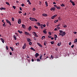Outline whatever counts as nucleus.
Returning a JSON list of instances; mask_svg holds the SVG:
<instances>
[{"instance_id": "18", "label": "nucleus", "mask_w": 77, "mask_h": 77, "mask_svg": "<svg viewBox=\"0 0 77 77\" xmlns=\"http://www.w3.org/2000/svg\"><path fill=\"white\" fill-rule=\"evenodd\" d=\"M33 21H37V20L35 19V18H33V20H32Z\"/></svg>"}, {"instance_id": "52", "label": "nucleus", "mask_w": 77, "mask_h": 77, "mask_svg": "<svg viewBox=\"0 0 77 77\" xmlns=\"http://www.w3.org/2000/svg\"><path fill=\"white\" fill-rule=\"evenodd\" d=\"M23 15L26 16L27 15V13H25V14H23Z\"/></svg>"}, {"instance_id": "11", "label": "nucleus", "mask_w": 77, "mask_h": 77, "mask_svg": "<svg viewBox=\"0 0 77 77\" xmlns=\"http://www.w3.org/2000/svg\"><path fill=\"white\" fill-rule=\"evenodd\" d=\"M37 45L39 46V47H42V46L40 44V43H37Z\"/></svg>"}, {"instance_id": "60", "label": "nucleus", "mask_w": 77, "mask_h": 77, "mask_svg": "<svg viewBox=\"0 0 77 77\" xmlns=\"http://www.w3.org/2000/svg\"><path fill=\"white\" fill-rule=\"evenodd\" d=\"M20 10L22 11V8H21V7H20Z\"/></svg>"}, {"instance_id": "22", "label": "nucleus", "mask_w": 77, "mask_h": 77, "mask_svg": "<svg viewBox=\"0 0 77 77\" xmlns=\"http://www.w3.org/2000/svg\"><path fill=\"white\" fill-rule=\"evenodd\" d=\"M15 40H17V37H16V36L14 35L13 36Z\"/></svg>"}, {"instance_id": "43", "label": "nucleus", "mask_w": 77, "mask_h": 77, "mask_svg": "<svg viewBox=\"0 0 77 77\" xmlns=\"http://www.w3.org/2000/svg\"><path fill=\"white\" fill-rule=\"evenodd\" d=\"M57 9H60V7H57Z\"/></svg>"}, {"instance_id": "12", "label": "nucleus", "mask_w": 77, "mask_h": 77, "mask_svg": "<svg viewBox=\"0 0 77 77\" xmlns=\"http://www.w3.org/2000/svg\"><path fill=\"white\" fill-rule=\"evenodd\" d=\"M35 57H38L39 56V54L38 53H36V54H35Z\"/></svg>"}, {"instance_id": "63", "label": "nucleus", "mask_w": 77, "mask_h": 77, "mask_svg": "<svg viewBox=\"0 0 77 77\" xmlns=\"http://www.w3.org/2000/svg\"><path fill=\"white\" fill-rule=\"evenodd\" d=\"M27 2H28V3H29V2H30V0H27Z\"/></svg>"}, {"instance_id": "51", "label": "nucleus", "mask_w": 77, "mask_h": 77, "mask_svg": "<svg viewBox=\"0 0 77 77\" xmlns=\"http://www.w3.org/2000/svg\"><path fill=\"white\" fill-rule=\"evenodd\" d=\"M39 4L40 5H41V4H42V2L40 1Z\"/></svg>"}, {"instance_id": "35", "label": "nucleus", "mask_w": 77, "mask_h": 77, "mask_svg": "<svg viewBox=\"0 0 77 77\" xmlns=\"http://www.w3.org/2000/svg\"><path fill=\"white\" fill-rule=\"evenodd\" d=\"M34 27L35 29H38V26H34Z\"/></svg>"}, {"instance_id": "19", "label": "nucleus", "mask_w": 77, "mask_h": 77, "mask_svg": "<svg viewBox=\"0 0 77 77\" xmlns=\"http://www.w3.org/2000/svg\"><path fill=\"white\" fill-rule=\"evenodd\" d=\"M43 32L44 34H47V31H45V30H44L43 31Z\"/></svg>"}, {"instance_id": "13", "label": "nucleus", "mask_w": 77, "mask_h": 77, "mask_svg": "<svg viewBox=\"0 0 77 77\" xmlns=\"http://www.w3.org/2000/svg\"><path fill=\"white\" fill-rule=\"evenodd\" d=\"M42 16L44 17H47V16H48V15L45 14H42Z\"/></svg>"}, {"instance_id": "61", "label": "nucleus", "mask_w": 77, "mask_h": 77, "mask_svg": "<svg viewBox=\"0 0 77 77\" xmlns=\"http://www.w3.org/2000/svg\"><path fill=\"white\" fill-rule=\"evenodd\" d=\"M74 47V45H73L71 46V48H73Z\"/></svg>"}, {"instance_id": "27", "label": "nucleus", "mask_w": 77, "mask_h": 77, "mask_svg": "<svg viewBox=\"0 0 77 77\" xmlns=\"http://www.w3.org/2000/svg\"><path fill=\"white\" fill-rule=\"evenodd\" d=\"M10 48L11 49L12 51H14V48H12L11 47H10Z\"/></svg>"}, {"instance_id": "54", "label": "nucleus", "mask_w": 77, "mask_h": 77, "mask_svg": "<svg viewBox=\"0 0 77 77\" xmlns=\"http://www.w3.org/2000/svg\"><path fill=\"white\" fill-rule=\"evenodd\" d=\"M54 7H55V8H57L58 7L57 6H56V5H54Z\"/></svg>"}, {"instance_id": "7", "label": "nucleus", "mask_w": 77, "mask_h": 77, "mask_svg": "<svg viewBox=\"0 0 77 77\" xmlns=\"http://www.w3.org/2000/svg\"><path fill=\"white\" fill-rule=\"evenodd\" d=\"M24 33L25 35H30V33L28 32H24Z\"/></svg>"}, {"instance_id": "37", "label": "nucleus", "mask_w": 77, "mask_h": 77, "mask_svg": "<svg viewBox=\"0 0 77 77\" xmlns=\"http://www.w3.org/2000/svg\"><path fill=\"white\" fill-rule=\"evenodd\" d=\"M50 43H51V44H54V41L51 42Z\"/></svg>"}, {"instance_id": "24", "label": "nucleus", "mask_w": 77, "mask_h": 77, "mask_svg": "<svg viewBox=\"0 0 77 77\" xmlns=\"http://www.w3.org/2000/svg\"><path fill=\"white\" fill-rule=\"evenodd\" d=\"M60 6L62 7H65V5L63 4H62V5H61Z\"/></svg>"}, {"instance_id": "46", "label": "nucleus", "mask_w": 77, "mask_h": 77, "mask_svg": "<svg viewBox=\"0 0 77 77\" xmlns=\"http://www.w3.org/2000/svg\"><path fill=\"white\" fill-rule=\"evenodd\" d=\"M55 57V58H56V59H57V58H58V56H54Z\"/></svg>"}, {"instance_id": "32", "label": "nucleus", "mask_w": 77, "mask_h": 77, "mask_svg": "<svg viewBox=\"0 0 77 77\" xmlns=\"http://www.w3.org/2000/svg\"><path fill=\"white\" fill-rule=\"evenodd\" d=\"M47 43L46 42H44V45L45 46H46V45H47Z\"/></svg>"}, {"instance_id": "45", "label": "nucleus", "mask_w": 77, "mask_h": 77, "mask_svg": "<svg viewBox=\"0 0 77 77\" xmlns=\"http://www.w3.org/2000/svg\"><path fill=\"white\" fill-rule=\"evenodd\" d=\"M29 19L30 20H31V21H33V18L32 17H30L29 18Z\"/></svg>"}, {"instance_id": "20", "label": "nucleus", "mask_w": 77, "mask_h": 77, "mask_svg": "<svg viewBox=\"0 0 77 77\" xmlns=\"http://www.w3.org/2000/svg\"><path fill=\"white\" fill-rule=\"evenodd\" d=\"M45 5L46 6V7H48V3H47V2L46 1L45 2Z\"/></svg>"}, {"instance_id": "4", "label": "nucleus", "mask_w": 77, "mask_h": 77, "mask_svg": "<svg viewBox=\"0 0 77 77\" xmlns=\"http://www.w3.org/2000/svg\"><path fill=\"white\" fill-rule=\"evenodd\" d=\"M18 23L19 24H21V19H18Z\"/></svg>"}, {"instance_id": "59", "label": "nucleus", "mask_w": 77, "mask_h": 77, "mask_svg": "<svg viewBox=\"0 0 77 77\" xmlns=\"http://www.w3.org/2000/svg\"><path fill=\"white\" fill-rule=\"evenodd\" d=\"M6 49L8 50V46H6Z\"/></svg>"}, {"instance_id": "17", "label": "nucleus", "mask_w": 77, "mask_h": 77, "mask_svg": "<svg viewBox=\"0 0 77 77\" xmlns=\"http://www.w3.org/2000/svg\"><path fill=\"white\" fill-rule=\"evenodd\" d=\"M22 27L24 29H25L26 28V26L24 24L22 25Z\"/></svg>"}, {"instance_id": "9", "label": "nucleus", "mask_w": 77, "mask_h": 77, "mask_svg": "<svg viewBox=\"0 0 77 77\" xmlns=\"http://www.w3.org/2000/svg\"><path fill=\"white\" fill-rule=\"evenodd\" d=\"M55 9H56V8L54 7V8H51L50 10L51 11H55Z\"/></svg>"}, {"instance_id": "44", "label": "nucleus", "mask_w": 77, "mask_h": 77, "mask_svg": "<svg viewBox=\"0 0 77 77\" xmlns=\"http://www.w3.org/2000/svg\"><path fill=\"white\" fill-rule=\"evenodd\" d=\"M48 34L50 35H51V32H48Z\"/></svg>"}, {"instance_id": "42", "label": "nucleus", "mask_w": 77, "mask_h": 77, "mask_svg": "<svg viewBox=\"0 0 77 77\" xmlns=\"http://www.w3.org/2000/svg\"><path fill=\"white\" fill-rule=\"evenodd\" d=\"M54 36L55 38H57V36L56 34L54 35Z\"/></svg>"}, {"instance_id": "62", "label": "nucleus", "mask_w": 77, "mask_h": 77, "mask_svg": "<svg viewBox=\"0 0 77 77\" xmlns=\"http://www.w3.org/2000/svg\"><path fill=\"white\" fill-rule=\"evenodd\" d=\"M19 14H21V13H22V12L21 11H19Z\"/></svg>"}, {"instance_id": "58", "label": "nucleus", "mask_w": 77, "mask_h": 77, "mask_svg": "<svg viewBox=\"0 0 77 77\" xmlns=\"http://www.w3.org/2000/svg\"><path fill=\"white\" fill-rule=\"evenodd\" d=\"M54 30L55 31H56V30H57V28H55L54 29Z\"/></svg>"}, {"instance_id": "38", "label": "nucleus", "mask_w": 77, "mask_h": 77, "mask_svg": "<svg viewBox=\"0 0 77 77\" xmlns=\"http://www.w3.org/2000/svg\"><path fill=\"white\" fill-rule=\"evenodd\" d=\"M13 8H14V9H16V7L15 6H13Z\"/></svg>"}, {"instance_id": "21", "label": "nucleus", "mask_w": 77, "mask_h": 77, "mask_svg": "<svg viewBox=\"0 0 77 77\" xmlns=\"http://www.w3.org/2000/svg\"><path fill=\"white\" fill-rule=\"evenodd\" d=\"M30 49L32 50H33L34 51H35V49H34V48H33L32 47Z\"/></svg>"}, {"instance_id": "26", "label": "nucleus", "mask_w": 77, "mask_h": 77, "mask_svg": "<svg viewBox=\"0 0 77 77\" xmlns=\"http://www.w3.org/2000/svg\"><path fill=\"white\" fill-rule=\"evenodd\" d=\"M58 21H59V20H57L54 21V23H57V22H58Z\"/></svg>"}, {"instance_id": "50", "label": "nucleus", "mask_w": 77, "mask_h": 77, "mask_svg": "<svg viewBox=\"0 0 77 77\" xmlns=\"http://www.w3.org/2000/svg\"><path fill=\"white\" fill-rule=\"evenodd\" d=\"M21 6H23H23H24V4H22L21 5Z\"/></svg>"}, {"instance_id": "29", "label": "nucleus", "mask_w": 77, "mask_h": 77, "mask_svg": "<svg viewBox=\"0 0 77 77\" xmlns=\"http://www.w3.org/2000/svg\"><path fill=\"white\" fill-rule=\"evenodd\" d=\"M63 27H64V28H66V27H67V26H66V25H64Z\"/></svg>"}, {"instance_id": "16", "label": "nucleus", "mask_w": 77, "mask_h": 77, "mask_svg": "<svg viewBox=\"0 0 77 77\" xmlns=\"http://www.w3.org/2000/svg\"><path fill=\"white\" fill-rule=\"evenodd\" d=\"M1 40H2V41L3 42V43H4V42H5V40H4V39H3V38H1Z\"/></svg>"}, {"instance_id": "6", "label": "nucleus", "mask_w": 77, "mask_h": 77, "mask_svg": "<svg viewBox=\"0 0 77 77\" xmlns=\"http://www.w3.org/2000/svg\"><path fill=\"white\" fill-rule=\"evenodd\" d=\"M70 2L72 4V5H73V6H75V3L74 2H73V1H71V0H70Z\"/></svg>"}, {"instance_id": "34", "label": "nucleus", "mask_w": 77, "mask_h": 77, "mask_svg": "<svg viewBox=\"0 0 77 77\" xmlns=\"http://www.w3.org/2000/svg\"><path fill=\"white\" fill-rule=\"evenodd\" d=\"M59 32L60 33H63V31H62V30H60Z\"/></svg>"}, {"instance_id": "8", "label": "nucleus", "mask_w": 77, "mask_h": 77, "mask_svg": "<svg viewBox=\"0 0 77 77\" xmlns=\"http://www.w3.org/2000/svg\"><path fill=\"white\" fill-rule=\"evenodd\" d=\"M66 35V32H64L63 33H62V36H64Z\"/></svg>"}, {"instance_id": "33", "label": "nucleus", "mask_w": 77, "mask_h": 77, "mask_svg": "<svg viewBox=\"0 0 77 77\" xmlns=\"http://www.w3.org/2000/svg\"><path fill=\"white\" fill-rule=\"evenodd\" d=\"M61 44V43H58L57 44V45L58 46H60Z\"/></svg>"}, {"instance_id": "55", "label": "nucleus", "mask_w": 77, "mask_h": 77, "mask_svg": "<svg viewBox=\"0 0 77 77\" xmlns=\"http://www.w3.org/2000/svg\"><path fill=\"white\" fill-rule=\"evenodd\" d=\"M49 57H49L48 56H47V57H46L45 58V59H47V58H49Z\"/></svg>"}, {"instance_id": "30", "label": "nucleus", "mask_w": 77, "mask_h": 77, "mask_svg": "<svg viewBox=\"0 0 77 77\" xmlns=\"http://www.w3.org/2000/svg\"><path fill=\"white\" fill-rule=\"evenodd\" d=\"M42 55H41L40 56V59H42Z\"/></svg>"}, {"instance_id": "1", "label": "nucleus", "mask_w": 77, "mask_h": 77, "mask_svg": "<svg viewBox=\"0 0 77 77\" xmlns=\"http://www.w3.org/2000/svg\"><path fill=\"white\" fill-rule=\"evenodd\" d=\"M32 33L33 34V35L34 34V36H35V37H36V38H38V36L36 34V32H32Z\"/></svg>"}, {"instance_id": "25", "label": "nucleus", "mask_w": 77, "mask_h": 77, "mask_svg": "<svg viewBox=\"0 0 77 77\" xmlns=\"http://www.w3.org/2000/svg\"><path fill=\"white\" fill-rule=\"evenodd\" d=\"M41 27V29H44V27H43V26H42V24H41L40 25Z\"/></svg>"}, {"instance_id": "31", "label": "nucleus", "mask_w": 77, "mask_h": 77, "mask_svg": "<svg viewBox=\"0 0 77 77\" xmlns=\"http://www.w3.org/2000/svg\"><path fill=\"white\" fill-rule=\"evenodd\" d=\"M37 24L38 25V26H41V24L40 23H39V22L38 23H37Z\"/></svg>"}, {"instance_id": "56", "label": "nucleus", "mask_w": 77, "mask_h": 77, "mask_svg": "<svg viewBox=\"0 0 77 77\" xmlns=\"http://www.w3.org/2000/svg\"><path fill=\"white\" fill-rule=\"evenodd\" d=\"M29 45H32V42H29Z\"/></svg>"}, {"instance_id": "36", "label": "nucleus", "mask_w": 77, "mask_h": 77, "mask_svg": "<svg viewBox=\"0 0 77 77\" xmlns=\"http://www.w3.org/2000/svg\"><path fill=\"white\" fill-rule=\"evenodd\" d=\"M19 44L20 43H16V45L17 46H18V45H19Z\"/></svg>"}, {"instance_id": "48", "label": "nucleus", "mask_w": 77, "mask_h": 77, "mask_svg": "<svg viewBox=\"0 0 77 77\" xmlns=\"http://www.w3.org/2000/svg\"><path fill=\"white\" fill-rule=\"evenodd\" d=\"M42 26H43V27H45V26H46L45 24H44L42 25Z\"/></svg>"}, {"instance_id": "57", "label": "nucleus", "mask_w": 77, "mask_h": 77, "mask_svg": "<svg viewBox=\"0 0 77 77\" xmlns=\"http://www.w3.org/2000/svg\"><path fill=\"white\" fill-rule=\"evenodd\" d=\"M48 37L49 38H51V36L50 35H48Z\"/></svg>"}, {"instance_id": "40", "label": "nucleus", "mask_w": 77, "mask_h": 77, "mask_svg": "<svg viewBox=\"0 0 77 77\" xmlns=\"http://www.w3.org/2000/svg\"><path fill=\"white\" fill-rule=\"evenodd\" d=\"M6 3L7 5H9V2H6Z\"/></svg>"}, {"instance_id": "39", "label": "nucleus", "mask_w": 77, "mask_h": 77, "mask_svg": "<svg viewBox=\"0 0 77 77\" xmlns=\"http://www.w3.org/2000/svg\"><path fill=\"white\" fill-rule=\"evenodd\" d=\"M58 20H59L60 21V20H61V18H60V17H58Z\"/></svg>"}, {"instance_id": "10", "label": "nucleus", "mask_w": 77, "mask_h": 77, "mask_svg": "<svg viewBox=\"0 0 77 77\" xmlns=\"http://www.w3.org/2000/svg\"><path fill=\"white\" fill-rule=\"evenodd\" d=\"M31 29H32V27L30 26L28 29V30H29V31H30Z\"/></svg>"}, {"instance_id": "47", "label": "nucleus", "mask_w": 77, "mask_h": 77, "mask_svg": "<svg viewBox=\"0 0 77 77\" xmlns=\"http://www.w3.org/2000/svg\"><path fill=\"white\" fill-rule=\"evenodd\" d=\"M37 60L38 61V62H39V61H41L40 60H39V59H37Z\"/></svg>"}, {"instance_id": "28", "label": "nucleus", "mask_w": 77, "mask_h": 77, "mask_svg": "<svg viewBox=\"0 0 77 77\" xmlns=\"http://www.w3.org/2000/svg\"><path fill=\"white\" fill-rule=\"evenodd\" d=\"M45 38V37L44 36H43L42 37V39H44V38Z\"/></svg>"}, {"instance_id": "64", "label": "nucleus", "mask_w": 77, "mask_h": 77, "mask_svg": "<svg viewBox=\"0 0 77 77\" xmlns=\"http://www.w3.org/2000/svg\"><path fill=\"white\" fill-rule=\"evenodd\" d=\"M57 29L59 30L60 29V27H57Z\"/></svg>"}, {"instance_id": "53", "label": "nucleus", "mask_w": 77, "mask_h": 77, "mask_svg": "<svg viewBox=\"0 0 77 77\" xmlns=\"http://www.w3.org/2000/svg\"><path fill=\"white\" fill-rule=\"evenodd\" d=\"M75 42H77V38H76L75 39Z\"/></svg>"}, {"instance_id": "23", "label": "nucleus", "mask_w": 77, "mask_h": 77, "mask_svg": "<svg viewBox=\"0 0 77 77\" xmlns=\"http://www.w3.org/2000/svg\"><path fill=\"white\" fill-rule=\"evenodd\" d=\"M18 32L19 33H20V34L23 33V32L21 31H20L19 30H18Z\"/></svg>"}, {"instance_id": "5", "label": "nucleus", "mask_w": 77, "mask_h": 77, "mask_svg": "<svg viewBox=\"0 0 77 77\" xmlns=\"http://www.w3.org/2000/svg\"><path fill=\"white\" fill-rule=\"evenodd\" d=\"M26 43H25L23 47V49H25V48H26Z\"/></svg>"}, {"instance_id": "41", "label": "nucleus", "mask_w": 77, "mask_h": 77, "mask_svg": "<svg viewBox=\"0 0 77 77\" xmlns=\"http://www.w3.org/2000/svg\"><path fill=\"white\" fill-rule=\"evenodd\" d=\"M11 20L12 21H14V18L13 17H12L11 18Z\"/></svg>"}, {"instance_id": "3", "label": "nucleus", "mask_w": 77, "mask_h": 77, "mask_svg": "<svg viewBox=\"0 0 77 77\" xmlns=\"http://www.w3.org/2000/svg\"><path fill=\"white\" fill-rule=\"evenodd\" d=\"M57 14H55V15H54V16H52L51 17V18L52 20H54V18L56 17H57Z\"/></svg>"}, {"instance_id": "14", "label": "nucleus", "mask_w": 77, "mask_h": 77, "mask_svg": "<svg viewBox=\"0 0 77 77\" xmlns=\"http://www.w3.org/2000/svg\"><path fill=\"white\" fill-rule=\"evenodd\" d=\"M27 41L28 42H31V41H32V40H31L30 39L27 38Z\"/></svg>"}, {"instance_id": "15", "label": "nucleus", "mask_w": 77, "mask_h": 77, "mask_svg": "<svg viewBox=\"0 0 77 77\" xmlns=\"http://www.w3.org/2000/svg\"><path fill=\"white\" fill-rule=\"evenodd\" d=\"M0 9L1 11H2V10H5V9H6V8H0Z\"/></svg>"}, {"instance_id": "2", "label": "nucleus", "mask_w": 77, "mask_h": 77, "mask_svg": "<svg viewBox=\"0 0 77 77\" xmlns=\"http://www.w3.org/2000/svg\"><path fill=\"white\" fill-rule=\"evenodd\" d=\"M6 21L7 23H8V24H9V25L10 26H11L12 24H11V22L9 21V20L8 19H6Z\"/></svg>"}, {"instance_id": "49", "label": "nucleus", "mask_w": 77, "mask_h": 77, "mask_svg": "<svg viewBox=\"0 0 77 77\" xmlns=\"http://www.w3.org/2000/svg\"><path fill=\"white\" fill-rule=\"evenodd\" d=\"M35 10H36V9H35V8H33L32 9V11H35Z\"/></svg>"}]
</instances>
